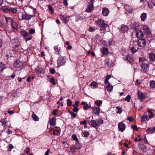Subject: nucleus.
Here are the masks:
<instances>
[{"instance_id": "11", "label": "nucleus", "mask_w": 155, "mask_h": 155, "mask_svg": "<svg viewBox=\"0 0 155 155\" xmlns=\"http://www.w3.org/2000/svg\"><path fill=\"white\" fill-rule=\"evenodd\" d=\"M119 130L121 132H123L125 129V124L122 122L119 123L118 125Z\"/></svg>"}, {"instance_id": "18", "label": "nucleus", "mask_w": 155, "mask_h": 155, "mask_svg": "<svg viewBox=\"0 0 155 155\" xmlns=\"http://www.w3.org/2000/svg\"><path fill=\"white\" fill-rule=\"evenodd\" d=\"M22 65V62L19 60H17L14 64V66L15 68H19Z\"/></svg>"}, {"instance_id": "12", "label": "nucleus", "mask_w": 155, "mask_h": 155, "mask_svg": "<svg viewBox=\"0 0 155 155\" xmlns=\"http://www.w3.org/2000/svg\"><path fill=\"white\" fill-rule=\"evenodd\" d=\"M148 57L150 62L155 61V54L151 52L149 54Z\"/></svg>"}, {"instance_id": "61", "label": "nucleus", "mask_w": 155, "mask_h": 155, "mask_svg": "<svg viewBox=\"0 0 155 155\" xmlns=\"http://www.w3.org/2000/svg\"><path fill=\"white\" fill-rule=\"evenodd\" d=\"M8 112L10 114H12L14 113V111L13 110H8Z\"/></svg>"}, {"instance_id": "45", "label": "nucleus", "mask_w": 155, "mask_h": 155, "mask_svg": "<svg viewBox=\"0 0 155 155\" xmlns=\"http://www.w3.org/2000/svg\"><path fill=\"white\" fill-rule=\"evenodd\" d=\"M102 102L101 101H97L95 102V104L97 106H99L100 105V104H102Z\"/></svg>"}, {"instance_id": "28", "label": "nucleus", "mask_w": 155, "mask_h": 155, "mask_svg": "<svg viewBox=\"0 0 155 155\" xmlns=\"http://www.w3.org/2000/svg\"><path fill=\"white\" fill-rule=\"evenodd\" d=\"M90 85L91 86L92 88H96L97 87L98 84L96 82L93 81L90 84Z\"/></svg>"}, {"instance_id": "64", "label": "nucleus", "mask_w": 155, "mask_h": 155, "mask_svg": "<svg viewBox=\"0 0 155 155\" xmlns=\"http://www.w3.org/2000/svg\"><path fill=\"white\" fill-rule=\"evenodd\" d=\"M94 30L95 29H94L92 27H90L89 28V31H90L93 32Z\"/></svg>"}, {"instance_id": "46", "label": "nucleus", "mask_w": 155, "mask_h": 155, "mask_svg": "<svg viewBox=\"0 0 155 155\" xmlns=\"http://www.w3.org/2000/svg\"><path fill=\"white\" fill-rule=\"evenodd\" d=\"M29 32L30 34H33L35 32V30L34 29L31 28L29 30Z\"/></svg>"}, {"instance_id": "43", "label": "nucleus", "mask_w": 155, "mask_h": 155, "mask_svg": "<svg viewBox=\"0 0 155 155\" xmlns=\"http://www.w3.org/2000/svg\"><path fill=\"white\" fill-rule=\"evenodd\" d=\"M71 116L73 117L74 118H75L76 116V114L74 113V112L72 111H68Z\"/></svg>"}, {"instance_id": "21", "label": "nucleus", "mask_w": 155, "mask_h": 155, "mask_svg": "<svg viewBox=\"0 0 155 155\" xmlns=\"http://www.w3.org/2000/svg\"><path fill=\"white\" fill-rule=\"evenodd\" d=\"M35 71L38 74H39L44 72L43 69L40 66H38L37 67Z\"/></svg>"}, {"instance_id": "8", "label": "nucleus", "mask_w": 155, "mask_h": 155, "mask_svg": "<svg viewBox=\"0 0 155 155\" xmlns=\"http://www.w3.org/2000/svg\"><path fill=\"white\" fill-rule=\"evenodd\" d=\"M126 59L131 64L133 63L134 62V59L133 56L130 54H128L126 56Z\"/></svg>"}, {"instance_id": "25", "label": "nucleus", "mask_w": 155, "mask_h": 155, "mask_svg": "<svg viewBox=\"0 0 155 155\" xmlns=\"http://www.w3.org/2000/svg\"><path fill=\"white\" fill-rule=\"evenodd\" d=\"M20 33L21 35L23 36L24 38L29 35V33L26 32L25 31H21Z\"/></svg>"}, {"instance_id": "53", "label": "nucleus", "mask_w": 155, "mask_h": 155, "mask_svg": "<svg viewBox=\"0 0 155 155\" xmlns=\"http://www.w3.org/2000/svg\"><path fill=\"white\" fill-rule=\"evenodd\" d=\"M58 110H53V112H52V114L54 115H57V113L58 112Z\"/></svg>"}, {"instance_id": "52", "label": "nucleus", "mask_w": 155, "mask_h": 155, "mask_svg": "<svg viewBox=\"0 0 155 155\" xmlns=\"http://www.w3.org/2000/svg\"><path fill=\"white\" fill-rule=\"evenodd\" d=\"M116 108L118 110L117 112V113H118L119 114H120L122 112V110H121V108L119 107H116Z\"/></svg>"}, {"instance_id": "26", "label": "nucleus", "mask_w": 155, "mask_h": 155, "mask_svg": "<svg viewBox=\"0 0 155 155\" xmlns=\"http://www.w3.org/2000/svg\"><path fill=\"white\" fill-rule=\"evenodd\" d=\"M51 134L54 135H57L60 133V131L57 129L51 130Z\"/></svg>"}, {"instance_id": "63", "label": "nucleus", "mask_w": 155, "mask_h": 155, "mask_svg": "<svg viewBox=\"0 0 155 155\" xmlns=\"http://www.w3.org/2000/svg\"><path fill=\"white\" fill-rule=\"evenodd\" d=\"M86 123V121L85 120H84L83 121H81L80 122V124H85Z\"/></svg>"}, {"instance_id": "30", "label": "nucleus", "mask_w": 155, "mask_h": 155, "mask_svg": "<svg viewBox=\"0 0 155 155\" xmlns=\"http://www.w3.org/2000/svg\"><path fill=\"white\" fill-rule=\"evenodd\" d=\"M108 85L106 86V89L107 91L110 92H111L113 88V86L110 85V83H109V84H108Z\"/></svg>"}, {"instance_id": "1", "label": "nucleus", "mask_w": 155, "mask_h": 155, "mask_svg": "<svg viewBox=\"0 0 155 155\" xmlns=\"http://www.w3.org/2000/svg\"><path fill=\"white\" fill-rule=\"evenodd\" d=\"M143 30L144 34L142 31L140 30H137L136 31V36L138 38H141L143 37V35L146 36L147 39H149L152 36L151 31L148 28L147 25H144L143 26Z\"/></svg>"}, {"instance_id": "9", "label": "nucleus", "mask_w": 155, "mask_h": 155, "mask_svg": "<svg viewBox=\"0 0 155 155\" xmlns=\"http://www.w3.org/2000/svg\"><path fill=\"white\" fill-rule=\"evenodd\" d=\"M98 122L97 120H93L89 121V124L93 127L97 128L98 127Z\"/></svg>"}, {"instance_id": "23", "label": "nucleus", "mask_w": 155, "mask_h": 155, "mask_svg": "<svg viewBox=\"0 0 155 155\" xmlns=\"http://www.w3.org/2000/svg\"><path fill=\"white\" fill-rule=\"evenodd\" d=\"M124 8L126 10L127 12H128L131 13L133 11V9L130 6L128 5H126L124 6Z\"/></svg>"}, {"instance_id": "40", "label": "nucleus", "mask_w": 155, "mask_h": 155, "mask_svg": "<svg viewBox=\"0 0 155 155\" xmlns=\"http://www.w3.org/2000/svg\"><path fill=\"white\" fill-rule=\"evenodd\" d=\"M32 38V36L31 35H30L29 34V35L28 36L26 37L24 39L26 41H28L31 40Z\"/></svg>"}, {"instance_id": "42", "label": "nucleus", "mask_w": 155, "mask_h": 155, "mask_svg": "<svg viewBox=\"0 0 155 155\" xmlns=\"http://www.w3.org/2000/svg\"><path fill=\"white\" fill-rule=\"evenodd\" d=\"M90 134V133L87 131H85L83 133V135L84 137H86Z\"/></svg>"}, {"instance_id": "27", "label": "nucleus", "mask_w": 155, "mask_h": 155, "mask_svg": "<svg viewBox=\"0 0 155 155\" xmlns=\"http://www.w3.org/2000/svg\"><path fill=\"white\" fill-rule=\"evenodd\" d=\"M147 14L145 13H142L140 16L141 20L143 21H144L147 18Z\"/></svg>"}, {"instance_id": "15", "label": "nucleus", "mask_w": 155, "mask_h": 155, "mask_svg": "<svg viewBox=\"0 0 155 155\" xmlns=\"http://www.w3.org/2000/svg\"><path fill=\"white\" fill-rule=\"evenodd\" d=\"M155 5V2L153 0H150L148 2V6L150 9L152 8Z\"/></svg>"}, {"instance_id": "62", "label": "nucleus", "mask_w": 155, "mask_h": 155, "mask_svg": "<svg viewBox=\"0 0 155 155\" xmlns=\"http://www.w3.org/2000/svg\"><path fill=\"white\" fill-rule=\"evenodd\" d=\"M144 143H148V141L147 139L146 136H145L144 137Z\"/></svg>"}, {"instance_id": "58", "label": "nucleus", "mask_w": 155, "mask_h": 155, "mask_svg": "<svg viewBox=\"0 0 155 155\" xmlns=\"http://www.w3.org/2000/svg\"><path fill=\"white\" fill-rule=\"evenodd\" d=\"M79 109L77 108V107H74L72 109V111L73 112H77L78 111Z\"/></svg>"}, {"instance_id": "41", "label": "nucleus", "mask_w": 155, "mask_h": 155, "mask_svg": "<svg viewBox=\"0 0 155 155\" xmlns=\"http://www.w3.org/2000/svg\"><path fill=\"white\" fill-rule=\"evenodd\" d=\"M67 105L68 106H70L72 104V102L70 99H68L67 100Z\"/></svg>"}, {"instance_id": "31", "label": "nucleus", "mask_w": 155, "mask_h": 155, "mask_svg": "<svg viewBox=\"0 0 155 155\" xmlns=\"http://www.w3.org/2000/svg\"><path fill=\"white\" fill-rule=\"evenodd\" d=\"M54 49L55 51V54H60L59 51L60 49V47H58V46H56L54 47Z\"/></svg>"}, {"instance_id": "7", "label": "nucleus", "mask_w": 155, "mask_h": 155, "mask_svg": "<svg viewBox=\"0 0 155 155\" xmlns=\"http://www.w3.org/2000/svg\"><path fill=\"white\" fill-rule=\"evenodd\" d=\"M137 42L138 46L141 47H144L146 45V40L144 39H140Z\"/></svg>"}, {"instance_id": "55", "label": "nucleus", "mask_w": 155, "mask_h": 155, "mask_svg": "<svg viewBox=\"0 0 155 155\" xmlns=\"http://www.w3.org/2000/svg\"><path fill=\"white\" fill-rule=\"evenodd\" d=\"M48 8H49V10L51 11V13L52 14L53 12V11L52 8V6L51 5H49L48 6Z\"/></svg>"}, {"instance_id": "13", "label": "nucleus", "mask_w": 155, "mask_h": 155, "mask_svg": "<svg viewBox=\"0 0 155 155\" xmlns=\"http://www.w3.org/2000/svg\"><path fill=\"white\" fill-rule=\"evenodd\" d=\"M109 12V10L107 8L104 7L102 8V14L104 16H107Z\"/></svg>"}, {"instance_id": "54", "label": "nucleus", "mask_w": 155, "mask_h": 155, "mask_svg": "<svg viewBox=\"0 0 155 155\" xmlns=\"http://www.w3.org/2000/svg\"><path fill=\"white\" fill-rule=\"evenodd\" d=\"M127 119L130 122H132L133 121L134 119L131 117H127Z\"/></svg>"}, {"instance_id": "35", "label": "nucleus", "mask_w": 155, "mask_h": 155, "mask_svg": "<svg viewBox=\"0 0 155 155\" xmlns=\"http://www.w3.org/2000/svg\"><path fill=\"white\" fill-rule=\"evenodd\" d=\"M108 50L107 48H103V54L104 55H107L108 54Z\"/></svg>"}, {"instance_id": "49", "label": "nucleus", "mask_w": 155, "mask_h": 155, "mask_svg": "<svg viewBox=\"0 0 155 155\" xmlns=\"http://www.w3.org/2000/svg\"><path fill=\"white\" fill-rule=\"evenodd\" d=\"M50 82L53 85H55L56 84V83L53 78H52L50 80Z\"/></svg>"}, {"instance_id": "29", "label": "nucleus", "mask_w": 155, "mask_h": 155, "mask_svg": "<svg viewBox=\"0 0 155 155\" xmlns=\"http://www.w3.org/2000/svg\"><path fill=\"white\" fill-rule=\"evenodd\" d=\"M5 19L7 23L10 24L12 22L13 19L9 17H5Z\"/></svg>"}, {"instance_id": "6", "label": "nucleus", "mask_w": 155, "mask_h": 155, "mask_svg": "<svg viewBox=\"0 0 155 155\" xmlns=\"http://www.w3.org/2000/svg\"><path fill=\"white\" fill-rule=\"evenodd\" d=\"M95 2L94 0H91V2H89V5L86 10L87 12H90L94 8V3Z\"/></svg>"}, {"instance_id": "5", "label": "nucleus", "mask_w": 155, "mask_h": 155, "mask_svg": "<svg viewBox=\"0 0 155 155\" xmlns=\"http://www.w3.org/2000/svg\"><path fill=\"white\" fill-rule=\"evenodd\" d=\"M141 67V70L144 72H147L149 70L148 64L145 63H142L140 65Z\"/></svg>"}, {"instance_id": "16", "label": "nucleus", "mask_w": 155, "mask_h": 155, "mask_svg": "<svg viewBox=\"0 0 155 155\" xmlns=\"http://www.w3.org/2000/svg\"><path fill=\"white\" fill-rule=\"evenodd\" d=\"M128 27L127 25H121L120 29L121 31L123 32V33H124L128 31Z\"/></svg>"}, {"instance_id": "2", "label": "nucleus", "mask_w": 155, "mask_h": 155, "mask_svg": "<svg viewBox=\"0 0 155 155\" xmlns=\"http://www.w3.org/2000/svg\"><path fill=\"white\" fill-rule=\"evenodd\" d=\"M96 24L100 28L99 31H100V33L102 34L104 33L105 28H107L108 26L105 23L104 20L102 18H100L98 20Z\"/></svg>"}, {"instance_id": "38", "label": "nucleus", "mask_w": 155, "mask_h": 155, "mask_svg": "<svg viewBox=\"0 0 155 155\" xmlns=\"http://www.w3.org/2000/svg\"><path fill=\"white\" fill-rule=\"evenodd\" d=\"M150 85L151 88H153L155 87V81H151L150 83Z\"/></svg>"}, {"instance_id": "57", "label": "nucleus", "mask_w": 155, "mask_h": 155, "mask_svg": "<svg viewBox=\"0 0 155 155\" xmlns=\"http://www.w3.org/2000/svg\"><path fill=\"white\" fill-rule=\"evenodd\" d=\"M131 127L132 129L135 130H138L137 126L136 125H132L131 126Z\"/></svg>"}, {"instance_id": "17", "label": "nucleus", "mask_w": 155, "mask_h": 155, "mask_svg": "<svg viewBox=\"0 0 155 155\" xmlns=\"http://www.w3.org/2000/svg\"><path fill=\"white\" fill-rule=\"evenodd\" d=\"M92 110L95 114L99 115L100 112V109L99 107H92Z\"/></svg>"}, {"instance_id": "51", "label": "nucleus", "mask_w": 155, "mask_h": 155, "mask_svg": "<svg viewBox=\"0 0 155 155\" xmlns=\"http://www.w3.org/2000/svg\"><path fill=\"white\" fill-rule=\"evenodd\" d=\"M72 137L73 138V139L74 140H75L76 141V142L78 141V139L77 138V136H76V135H73L72 136Z\"/></svg>"}, {"instance_id": "22", "label": "nucleus", "mask_w": 155, "mask_h": 155, "mask_svg": "<svg viewBox=\"0 0 155 155\" xmlns=\"http://www.w3.org/2000/svg\"><path fill=\"white\" fill-rule=\"evenodd\" d=\"M56 118L55 117H53L49 121L50 125L52 126H54L56 124Z\"/></svg>"}, {"instance_id": "4", "label": "nucleus", "mask_w": 155, "mask_h": 155, "mask_svg": "<svg viewBox=\"0 0 155 155\" xmlns=\"http://www.w3.org/2000/svg\"><path fill=\"white\" fill-rule=\"evenodd\" d=\"M66 62V58L65 57H62L61 56H60L58 60H57V62L58 65L59 67L62 66Z\"/></svg>"}, {"instance_id": "36", "label": "nucleus", "mask_w": 155, "mask_h": 155, "mask_svg": "<svg viewBox=\"0 0 155 155\" xmlns=\"http://www.w3.org/2000/svg\"><path fill=\"white\" fill-rule=\"evenodd\" d=\"M148 118V117L147 115H143L141 117V122H143L145 121Z\"/></svg>"}, {"instance_id": "34", "label": "nucleus", "mask_w": 155, "mask_h": 155, "mask_svg": "<svg viewBox=\"0 0 155 155\" xmlns=\"http://www.w3.org/2000/svg\"><path fill=\"white\" fill-rule=\"evenodd\" d=\"M32 117L33 119V120L35 121H37L39 120L38 117L36 115L33 113L32 115Z\"/></svg>"}, {"instance_id": "60", "label": "nucleus", "mask_w": 155, "mask_h": 155, "mask_svg": "<svg viewBox=\"0 0 155 155\" xmlns=\"http://www.w3.org/2000/svg\"><path fill=\"white\" fill-rule=\"evenodd\" d=\"M63 3L66 6H68V4L67 2V0H63Z\"/></svg>"}, {"instance_id": "14", "label": "nucleus", "mask_w": 155, "mask_h": 155, "mask_svg": "<svg viewBox=\"0 0 155 155\" xmlns=\"http://www.w3.org/2000/svg\"><path fill=\"white\" fill-rule=\"evenodd\" d=\"M138 147L140 151L144 152L146 151L147 147L146 146L143 144L139 143L138 144Z\"/></svg>"}, {"instance_id": "50", "label": "nucleus", "mask_w": 155, "mask_h": 155, "mask_svg": "<svg viewBox=\"0 0 155 155\" xmlns=\"http://www.w3.org/2000/svg\"><path fill=\"white\" fill-rule=\"evenodd\" d=\"M106 64L108 66H111L112 64L111 62H110L109 60L108 61H106Z\"/></svg>"}, {"instance_id": "24", "label": "nucleus", "mask_w": 155, "mask_h": 155, "mask_svg": "<svg viewBox=\"0 0 155 155\" xmlns=\"http://www.w3.org/2000/svg\"><path fill=\"white\" fill-rule=\"evenodd\" d=\"M146 131L148 134H151L153 132H155V127H153V128H149Z\"/></svg>"}, {"instance_id": "59", "label": "nucleus", "mask_w": 155, "mask_h": 155, "mask_svg": "<svg viewBox=\"0 0 155 155\" xmlns=\"http://www.w3.org/2000/svg\"><path fill=\"white\" fill-rule=\"evenodd\" d=\"M90 106H89L88 104H87L85 106H84L83 107L84 109L87 110L89 108Z\"/></svg>"}, {"instance_id": "37", "label": "nucleus", "mask_w": 155, "mask_h": 155, "mask_svg": "<svg viewBox=\"0 0 155 155\" xmlns=\"http://www.w3.org/2000/svg\"><path fill=\"white\" fill-rule=\"evenodd\" d=\"M146 61V59L144 58H140L139 60V62L140 63V64H141L142 63H145L144 62Z\"/></svg>"}, {"instance_id": "10", "label": "nucleus", "mask_w": 155, "mask_h": 155, "mask_svg": "<svg viewBox=\"0 0 155 155\" xmlns=\"http://www.w3.org/2000/svg\"><path fill=\"white\" fill-rule=\"evenodd\" d=\"M33 15H28L26 12H24L22 14V18L23 19H26V20H30L31 18L33 17Z\"/></svg>"}, {"instance_id": "32", "label": "nucleus", "mask_w": 155, "mask_h": 155, "mask_svg": "<svg viewBox=\"0 0 155 155\" xmlns=\"http://www.w3.org/2000/svg\"><path fill=\"white\" fill-rule=\"evenodd\" d=\"M17 12V10L16 8L9 7V13L11 12L12 13H15Z\"/></svg>"}, {"instance_id": "48", "label": "nucleus", "mask_w": 155, "mask_h": 155, "mask_svg": "<svg viewBox=\"0 0 155 155\" xmlns=\"http://www.w3.org/2000/svg\"><path fill=\"white\" fill-rule=\"evenodd\" d=\"M15 42H17V44L14 46V47L15 48H18L19 46V42L18 40H15Z\"/></svg>"}, {"instance_id": "19", "label": "nucleus", "mask_w": 155, "mask_h": 155, "mask_svg": "<svg viewBox=\"0 0 155 155\" xmlns=\"http://www.w3.org/2000/svg\"><path fill=\"white\" fill-rule=\"evenodd\" d=\"M1 122L2 123V126L4 127H6L8 126V124H7L8 123L7 122L6 119L5 118L1 119Z\"/></svg>"}, {"instance_id": "47", "label": "nucleus", "mask_w": 155, "mask_h": 155, "mask_svg": "<svg viewBox=\"0 0 155 155\" xmlns=\"http://www.w3.org/2000/svg\"><path fill=\"white\" fill-rule=\"evenodd\" d=\"M98 123V127L100 126L101 124H102L103 123V120H97Z\"/></svg>"}, {"instance_id": "33", "label": "nucleus", "mask_w": 155, "mask_h": 155, "mask_svg": "<svg viewBox=\"0 0 155 155\" xmlns=\"http://www.w3.org/2000/svg\"><path fill=\"white\" fill-rule=\"evenodd\" d=\"M111 77L110 75H107L104 81V83L105 84H109V82L108 81V80Z\"/></svg>"}, {"instance_id": "56", "label": "nucleus", "mask_w": 155, "mask_h": 155, "mask_svg": "<svg viewBox=\"0 0 155 155\" xmlns=\"http://www.w3.org/2000/svg\"><path fill=\"white\" fill-rule=\"evenodd\" d=\"M50 72L51 73L54 74L55 73V71L54 68H51L50 69Z\"/></svg>"}, {"instance_id": "3", "label": "nucleus", "mask_w": 155, "mask_h": 155, "mask_svg": "<svg viewBox=\"0 0 155 155\" xmlns=\"http://www.w3.org/2000/svg\"><path fill=\"white\" fill-rule=\"evenodd\" d=\"M138 48L139 46L137 41H132L130 42L129 48L131 52L133 54H134L137 51Z\"/></svg>"}, {"instance_id": "44", "label": "nucleus", "mask_w": 155, "mask_h": 155, "mask_svg": "<svg viewBox=\"0 0 155 155\" xmlns=\"http://www.w3.org/2000/svg\"><path fill=\"white\" fill-rule=\"evenodd\" d=\"M131 98V97L130 95H128L125 98L124 100L128 102L130 101V100Z\"/></svg>"}, {"instance_id": "39", "label": "nucleus", "mask_w": 155, "mask_h": 155, "mask_svg": "<svg viewBox=\"0 0 155 155\" xmlns=\"http://www.w3.org/2000/svg\"><path fill=\"white\" fill-rule=\"evenodd\" d=\"M9 7H8L6 8H3L2 9V10L4 12H5L6 13L9 12Z\"/></svg>"}, {"instance_id": "20", "label": "nucleus", "mask_w": 155, "mask_h": 155, "mask_svg": "<svg viewBox=\"0 0 155 155\" xmlns=\"http://www.w3.org/2000/svg\"><path fill=\"white\" fill-rule=\"evenodd\" d=\"M138 94L139 99L141 101H143L145 98V96L143 93L140 92H139Z\"/></svg>"}]
</instances>
